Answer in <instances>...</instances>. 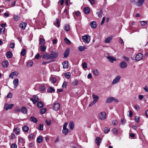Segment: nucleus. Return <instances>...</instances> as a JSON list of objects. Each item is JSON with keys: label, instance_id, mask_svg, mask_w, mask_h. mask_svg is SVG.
Wrapping results in <instances>:
<instances>
[{"label": "nucleus", "instance_id": "nucleus-8", "mask_svg": "<svg viewBox=\"0 0 148 148\" xmlns=\"http://www.w3.org/2000/svg\"><path fill=\"white\" fill-rule=\"evenodd\" d=\"M14 105L13 104H9L8 103H6L5 105L4 108L6 110H7L9 109H12Z\"/></svg>", "mask_w": 148, "mask_h": 148}, {"label": "nucleus", "instance_id": "nucleus-4", "mask_svg": "<svg viewBox=\"0 0 148 148\" xmlns=\"http://www.w3.org/2000/svg\"><path fill=\"white\" fill-rule=\"evenodd\" d=\"M58 55V52H52L49 54L50 59H52L56 58Z\"/></svg>", "mask_w": 148, "mask_h": 148}, {"label": "nucleus", "instance_id": "nucleus-36", "mask_svg": "<svg viewBox=\"0 0 148 148\" xmlns=\"http://www.w3.org/2000/svg\"><path fill=\"white\" fill-rule=\"evenodd\" d=\"M54 25L57 27H59L60 25V23L58 19H56V21L54 23Z\"/></svg>", "mask_w": 148, "mask_h": 148}, {"label": "nucleus", "instance_id": "nucleus-20", "mask_svg": "<svg viewBox=\"0 0 148 148\" xmlns=\"http://www.w3.org/2000/svg\"><path fill=\"white\" fill-rule=\"evenodd\" d=\"M21 112L24 114H26L27 112L26 108L24 107H22L21 108Z\"/></svg>", "mask_w": 148, "mask_h": 148}, {"label": "nucleus", "instance_id": "nucleus-32", "mask_svg": "<svg viewBox=\"0 0 148 148\" xmlns=\"http://www.w3.org/2000/svg\"><path fill=\"white\" fill-rule=\"evenodd\" d=\"M69 132V129L67 128H63L62 130V133L65 135H66Z\"/></svg>", "mask_w": 148, "mask_h": 148}, {"label": "nucleus", "instance_id": "nucleus-40", "mask_svg": "<svg viewBox=\"0 0 148 148\" xmlns=\"http://www.w3.org/2000/svg\"><path fill=\"white\" fill-rule=\"evenodd\" d=\"M50 80L52 83H54L56 81V79L55 77H51L50 78Z\"/></svg>", "mask_w": 148, "mask_h": 148}, {"label": "nucleus", "instance_id": "nucleus-45", "mask_svg": "<svg viewBox=\"0 0 148 148\" xmlns=\"http://www.w3.org/2000/svg\"><path fill=\"white\" fill-rule=\"evenodd\" d=\"M26 50L25 49H23L22 50L21 52V54L22 56H24L26 54Z\"/></svg>", "mask_w": 148, "mask_h": 148}, {"label": "nucleus", "instance_id": "nucleus-35", "mask_svg": "<svg viewBox=\"0 0 148 148\" xmlns=\"http://www.w3.org/2000/svg\"><path fill=\"white\" fill-rule=\"evenodd\" d=\"M93 74L95 76L98 75L99 74V72L96 69H95L93 70Z\"/></svg>", "mask_w": 148, "mask_h": 148}, {"label": "nucleus", "instance_id": "nucleus-1", "mask_svg": "<svg viewBox=\"0 0 148 148\" xmlns=\"http://www.w3.org/2000/svg\"><path fill=\"white\" fill-rule=\"evenodd\" d=\"M82 39L83 42L86 43H88L90 40V36L87 35L83 36L82 37Z\"/></svg>", "mask_w": 148, "mask_h": 148}, {"label": "nucleus", "instance_id": "nucleus-47", "mask_svg": "<svg viewBox=\"0 0 148 148\" xmlns=\"http://www.w3.org/2000/svg\"><path fill=\"white\" fill-rule=\"evenodd\" d=\"M13 18L14 21H17L20 18L18 16L14 15V16Z\"/></svg>", "mask_w": 148, "mask_h": 148}, {"label": "nucleus", "instance_id": "nucleus-29", "mask_svg": "<svg viewBox=\"0 0 148 148\" xmlns=\"http://www.w3.org/2000/svg\"><path fill=\"white\" fill-rule=\"evenodd\" d=\"M69 125L70 129L72 130L74 127V123L72 121H71L69 123Z\"/></svg>", "mask_w": 148, "mask_h": 148}, {"label": "nucleus", "instance_id": "nucleus-55", "mask_svg": "<svg viewBox=\"0 0 148 148\" xmlns=\"http://www.w3.org/2000/svg\"><path fill=\"white\" fill-rule=\"evenodd\" d=\"M147 22L145 21H142L140 22V23L142 26H144L147 24Z\"/></svg>", "mask_w": 148, "mask_h": 148}, {"label": "nucleus", "instance_id": "nucleus-38", "mask_svg": "<svg viewBox=\"0 0 148 148\" xmlns=\"http://www.w3.org/2000/svg\"><path fill=\"white\" fill-rule=\"evenodd\" d=\"M86 49V47L84 46H79V47L78 49L79 51H82Z\"/></svg>", "mask_w": 148, "mask_h": 148}, {"label": "nucleus", "instance_id": "nucleus-62", "mask_svg": "<svg viewBox=\"0 0 148 148\" xmlns=\"http://www.w3.org/2000/svg\"><path fill=\"white\" fill-rule=\"evenodd\" d=\"M17 145L15 143L12 144L11 146V148H17Z\"/></svg>", "mask_w": 148, "mask_h": 148}, {"label": "nucleus", "instance_id": "nucleus-61", "mask_svg": "<svg viewBox=\"0 0 148 148\" xmlns=\"http://www.w3.org/2000/svg\"><path fill=\"white\" fill-rule=\"evenodd\" d=\"M15 137V134H14L12 133L10 136V138L11 139H12L14 138Z\"/></svg>", "mask_w": 148, "mask_h": 148}, {"label": "nucleus", "instance_id": "nucleus-9", "mask_svg": "<svg viewBox=\"0 0 148 148\" xmlns=\"http://www.w3.org/2000/svg\"><path fill=\"white\" fill-rule=\"evenodd\" d=\"M143 58V55L141 53H139L136 55V59L137 61H139L141 60Z\"/></svg>", "mask_w": 148, "mask_h": 148}, {"label": "nucleus", "instance_id": "nucleus-14", "mask_svg": "<svg viewBox=\"0 0 148 148\" xmlns=\"http://www.w3.org/2000/svg\"><path fill=\"white\" fill-rule=\"evenodd\" d=\"M103 12L102 10L98 9L96 12V14L99 17H101L102 16Z\"/></svg>", "mask_w": 148, "mask_h": 148}, {"label": "nucleus", "instance_id": "nucleus-44", "mask_svg": "<svg viewBox=\"0 0 148 148\" xmlns=\"http://www.w3.org/2000/svg\"><path fill=\"white\" fill-rule=\"evenodd\" d=\"M64 29L66 31H68L70 30V27L69 25H67L64 26Z\"/></svg>", "mask_w": 148, "mask_h": 148}, {"label": "nucleus", "instance_id": "nucleus-19", "mask_svg": "<svg viewBox=\"0 0 148 148\" xmlns=\"http://www.w3.org/2000/svg\"><path fill=\"white\" fill-rule=\"evenodd\" d=\"M113 37L112 36H111L106 39L105 42L106 43H109L110 42L111 40Z\"/></svg>", "mask_w": 148, "mask_h": 148}, {"label": "nucleus", "instance_id": "nucleus-3", "mask_svg": "<svg viewBox=\"0 0 148 148\" xmlns=\"http://www.w3.org/2000/svg\"><path fill=\"white\" fill-rule=\"evenodd\" d=\"M30 99L34 104H36L39 101V99L36 95H34L32 98H30Z\"/></svg>", "mask_w": 148, "mask_h": 148}, {"label": "nucleus", "instance_id": "nucleus-34", "mask_svg": "<svg viewBox=\"0 0 148 148\" xmlns=\"http://www.w3.org/2000/svg\"><path fill=\"white\" fill-rule=\"evenodd\" d=\"M55 91L54 88L52 87H49L48 89V91L50 93H53Z\"/></svg>", "mask_w": 148, "mask_h": 148}, {"label": "nucleus", "instance_id": "nucleus-27", "mask_svg": "<svg viewBox=\"0 0 148 148\" xmlns=\"http://www.w3.org/2000/svg\"><path fill=\"white\" fill-rule=\"evenodd\" d=\"M13 131L16 134H18L20 133V130L18 128H16L13 129Z\"/></svg>", "mask_w": 148, "mask_h": 148}, {"label": "nucleus", "instance_id": "nucleus-23", "mask_svg": "<svg viewBox=\"0 0 148 148\" xmlns=\"http://www.w3.org/2000/svg\"><path fill=\"white\" fill-rule=\"evenodd\" d=\"M69 48H67L65 51L64 54V58H66L69 56Z\"/></svg>", "mask_w": 148, "mask_h": 148}, {"label": "nucleus", "instance_id": "nucleus-13", "mask_svg": "<svg viewBox=\"0 0 148 148\" xmlns=\"http://www.w3.org/2000/svg\"><path fill=\"white\" fill-rule=\"evenodd\" d=\"M102 140V139L99 137H97L95 140V142L96 144L97 145H99L101 143V141Z\"/></svg>", "mask_w": 148, "mask_h": 148}, {"label": "nucleus", "instance_id": "nucleus-64", "mask_svg": "<svg viewBox=\"0 0 148 148\" xmlns=\"http://www.w3.org/2000/svg\"><path fill=\"white\" fill-rule=\"evenodd\" d=\"M143 89L145 92H148V88L147 85L145 86L143 88Z\"/></svg>", "mask_w": 148, "mask_h": 148}, {"label": "nucleus", "instance_id": "nucleus-58", "mask_svg": "<svg viewBox=\"0 0 148 148\" xmlns=\"http://www.w3.org/2000/svg\"><path fill=\"white\" fill-rule=\"evenodd\" d=\"M82 65L83 68H86L87 67V64L85 62L83 63Z\"/></svg>", "mask_w": 148, "mask_h": 148}, {"label": "nucleus", "instance_id": "nucleus-48", "mask_svg": "<svg viewBox=\"0 0 148 148\" xmlns=\"http://www.w3.org/2000/svg\"><path fill=\"white\" fill-rule=\"evenodd\" d=\"M112 131L114 134H116L118 133V130L116 128H114L112 130Z\"/></svg>", "mask_w": 148, "mask_h": 148}, {"label": "nucleus", "instance_id": "nucleus-59", "mask_svg": "<svg viewBox=\"0 0 148 148\" xmlns=\"http://www.w3.org/2000/svg\"><path fill=\"white\" fill-rule=\"evenodd\" d=\"M10 47L12 48L13 49L14 47V44L13 42H11L10 44Z\"/></svg>", "mask_w": 148, "mask_h": 148}, {"label": "nucleus", "instance_id": "nucleus-51", "mask_svg": "<svg viewBox=\"0 0 148 148\" xmlns=\"http://www.w3.org/2000/svg\"><path fill=\"white\" fill-rule=\"evenodd\" d=\"M43 125L42 124H40L39 125L38 129L40 130H43Z\"/></svg>", "mask_w": 148, "mask_h": 148}, {"label": "nucleus", "instance_id": "nucleus-12", "mask_svg": "<svg viewBox=\"0 0 148 148\" xmlns=\"http://www.w3.org/2000/svg\"><path fill=\"white\" fill-rule=\"evenodd\" d=\"M9 62L8 60H5L2 62V65L3 67L6 68L8 66Z\"/></svg>", "mask_w": 148, "mask_h": 148}, {"label": "nucleus", "instance_id": "nucleus-25", "mask_svg": "<svg viewBox=\"0 0 148 148\" xmlns=\"http://www.w3.org/2000/svg\"><path fill=\"white\" fill-rule=\"evenodd\" d=\"M63 68L64 69H67L69 67L68 62L66 61H64L62 64Z\"/></svg>", "mask_w": 148, "mask_h": 148}, {"label": "nucleus", "instance_id": "nucleus-50", "mask_svg": "<svg viewBox=\"0 0 148 148\" xmlns=\"http://www.w3.org/2000/svg\"><path fill=\"white\" fill-rule=\"evenodd\" d=\"M78 81L77 80L75 79L73 81L72 84L73 85L76 86L77 85Z\"/></svg>", "mask_w": 148, "mask_h": 148}, {"label": "nucleus", "instance_id": "nucleus-11", "mask_svg": "<svg viewBox=\"0 0 148 148\" xmlns=\"http://www.w3.org/2000/svg\"><path fill=\"white\" fill-rule=\"evenodd\" d=\"M13 84L14 85V87L16 88L18 86V79L16 78L14 79L13 81Z\"/></svg>", "mask_w": 148, "mask_h": 148}, {"label": "nucleus", "instance_id": "nucleus-17", "mask_svg": "<svg viewBox=\"0 0 148 148\" xmlns=\"http://www.w3.org/2000/svg\"><path fill=\"white\" fill-rule=\"evenodd\" d=\"M144 0H138V2L135 3V5H137L138 6H141L144 2Z\"/></svg>", "mask_w": 148, "mask_h": 148}, {"label": "nucleus", "instance_id": "nucleus-26", "mask_svg": "<svg viewBox=\"0 0 148 148\" xmlns=\"http://www.w3.org/2000/svg\"><path fill=\"white\" fill-rule=\"evenodd\" d=\"M90 9L88 7H85L84 9V12L85 14H88L90 12Z\"/></svg>", "mask_w": 148, "mask_h": 148}, {"label": "nucleus", "instance_id": "nucleus-21", "mask_svg": "<svg viewBox=\"0 0 148 148\" xmlns=\"http://www.w3.org/2000/svg\"><path fill=\"white\" fill-rule=\"evenodd\" d=\"M43 141V138L41 136H38L36 139V141L37 143H40Z\"/></svg>", "mask_w": 148, "mask_h": 148}, {"label": "nucleus", "instance_id": "nucleus-56", "mask_svg": "<svg viewBox=\"0 0 148 148\" xmlns=\"http://www.w3.org/2000/svg\"><path fill=\"white\" fill-rule=\"evenodd\" d=\"M34 134L33 133H31L28 136V137L29 139H32L34 137Z\"/></svg>", "mask_w": 148, "mask_h": 148}, {"label": "nucleus", "instance_id": "nucleus-46", "mask_svg": "<svg viewBox=\"0 0 148 148\" xmlns=\"http://www.w3.org/2000/svg\"><path fill=\"white\" fill-rule=\"evenodd\" d=\"M40 45H42L45 44V40L44 39L42 38H41L40 39Z\"/></svg>", "mask_w": 148, "mask_h": 148}, {"label": "nucleus", "instance_id": "nucleus-57", "mask_svg": "<svg viewBox=\"0 0 148 148\" xmlns=\"http://www.w3.org/2000/svg\"><path fill=\"white\" fill-rule=\"evenodd\" d=\"M118 121L116 120H114L112 121L113 124L114 126H116L118 124Z\"/></svg>", "mask_w": 148, "mask_h": 148}, {"label": "nucleus", "instance_id": "nucleus-41", "mask_svg": "<svg viewBox=\"0 0 148 148\" xmlns=\"http://www.w3.org/2000/svg\"><path fill=\"white\" fill-rule=\"evenodd\" d=\"M37 105L38 108H42L43 106V105L42 103L41 102H38Z\"/></svg>", "mask_w": 148, "mask_h": 148}, {"label": "nucleus", "instance_id": "nucleus-7", "mask_svg": "<svg viewBox=\"0 0 148 148\" xmlns=\"http://www.w3.org/2000/svg\"><path fill=\"white\" fill-rule=\"evenodd\" d=\"M127 66V64L125 61L121 62L119 64L120 67L122 69H125Z\"/></svg>", "mask_w": 148, "mask_h": 148}, {"label": "nucleus", "instance_id": "nucleus-63", "mask_svg": "<svg viewBox=\"0 0 148 148\" xmlns=\"http://www.w3.org/2000/svg\"><path fill=\"white\" fill-rule=\"evenodd\" d=\"M135 109L136 110H139L140 108L139 106L137 105H135L134 106Z\"/></svg>", "mask_w": 148, "mask_h": 148}, {"label": "nucleus", "instance_id": "nucleus-16", "mask_svg": "<svg viewBox=\"0 0 148 148\" xmlns=\"http://www.w3.org/2000/svg\"><path fill=\"white\" fill-rule=\"evenodd\" d=\"M107 58L112 63H113L114 61H116V58L112 56H107Z\"/></svg>", "mask_w": 148, "mask_h": 148}, {"label": "nucleus", "instance_id": "nucleus-22", "mask_svg": "<svg viewBox=\"0 0 148 148\" xmlns=\"http://www.w3.org/2000/svg\"><path fill=\"white\" fill-rule=\"evenodd\" d=\"M27 25V24L26 23L23 22L20 24V26L22 29H24Z\"/></svg>", "mask_w": 148, "mask_h": 148}, {"label": "nucleus", "instance_id": "nucleus-10", "mask_svg": "<svg viewBox=\"0 0 148 148\" xmlns=\"http://www.w3.org/2000/svg\"><path fill=\"white\" fill-rule=\"evenodd\" d=\"M92 96L93 98L92 102L95 104L98 100L99 99V97L97 95L94 94L92 95Z\"/></svg>", "mask_w": 148, "mask_h": 148}, {"label": "nucleus", "instance_id": "nucleus-60", "mask_svg": "<svg viewBox=\"0 0 148 148\" xmlns=\"http://www.w3.org/2000/svg\"><path fill=\"white\" fill-rule=\"evenodd\" d=\"M67 82H64L62 85V87L63 88H65L67 86Z\"/></svg>", "mask_w": 148, "mask_h": 148}, {"label": "nucleus", "instance_id": "nucleus-53", "mask_svg": "<svg viewBox=\"0 0 148 148\" xmlns=\"http://www.w3.org/2000/svg\"><path fill=\"white\" fill-rule=\"evenodd\" d=\"M5 28L4 27L0 28V33L3 34L4 33Z\"/></svg>", "mask_w": 148, "mask_h": 148}, {"label": "nucleus", "instance_id": "nucleus-43", "mask_svg": "<svg viewBox=\"0 0 148 148\" xmlns=\"http://www.w3.org/2000/svg\"><path fill=\"white\" fill-rule=\"evenodd\" d=\"M39 89L41 91H44L45 90V86L44 85H42L40 87Z\"/></svg>", "mask_w": 148, "mask_h": 148}, {"label": "nucleus", "instance_id": "nucleus-2", "mask_svg": "<svg viewBox=\"0 0 148 148\" xmlns=\"http://www.w3.org/2000/svg\"><path fill=\"white\" fill-rule=\"evenodd\" d=\"M121 77L119 75L116 76L113 80L112 84L114 85L117 83L120 80Z\"/></svg>", "mask_w": 148, "mask_h": 148}, {"label": "nucleus", "instance_id": "nucleus-24", "mask_svg": "<svg viewBox=\"0 0 148 148\" xmlns=\"http://www.w3.org/2000/svg\"><path fill=\"white\" fill-rule=\"evenodd\" d=\"M114 99V97H108L107 99L106 103H109L113 101Z\"/></svg>", "mask_w": 148, "mask_h": 148}, {"label": "nucleus", "instance_id": "nucleus-28", "mask_svg": "<svg viewBox=\"0 0 148 148\" xmlns=\"http://www.w3.org/2000/svg\"><path fill=\"white\" fill-rule=\"evenodd\" d=\"M12 56V53L10 51L7 52L6 53V56L8 58H11Z\"/></svg>", "mask_w": 148, "mask_h": 148}, {"label": "nucleus", "instance_id": "nucleus-5", "mask_svg": "<svg viewBox=\"0 0 148 148\" xmlns=\"http://www.w3.org/2000/svg\"><path fill=\"white\" fill-rule=\"evenodd\" d=\"M106 114L104 112H101L99 114V118L102 120L106 118Z\"/></svg>", "mask_w": 148, "mask_h": 148}, {"label": "nucleus", "instance_id": "nucleus-6", "mask_svg": "<svg viewBox=\"0 0 148 148\" xmlns=\"http://www.w3.org/2000/svg\"><path fill=\"white\" fill-rule=\"evenodd\" d=\"M60 108V105L58 103H55L53 104V109L55 111H58L59 110Z\"/></svg>", "mask_w": 148, "mask_h": 148}, {"label": "nucleus", "instance_id": "nucleus-33", "mask_svg": "<svg viewBox=\"0 0 148 148\" xmlns=\"http://www.w3.org/2000/svg\"><path fill=\"white\" fill-rule=\"evenodd\" d=\"M16 71H14L11 73L9 75V77L11 78L12 79H13L14 77V75H16Z\"/></svg>", "mask_w": 148, "mask_h": 148}, {"label": "nucleus", "instance_id": "nucleus-30", "mask_svg": "<svg viewBox=\"0 0 148 148\" xmlns=\"http://www.w3.org/2000/svg\"><path fill=\"white\" fill-rule=\"evenodd\" d=\"M29 127L26 125H25L22 128V130L24 132H28Z\"/></svg>", "mask_w": 148, "mask_h": 148}, {"label": "nucleus", "instance_id": "nucleus-39", "mask_svg": "<svg viewBox=\"0 0 148 148\" xmlns=\"http://www.w3.org/2000/svg\"><path fill=\"white\" fill-rule=\"evenodd\" d=\"M65 42L68 45H70L71 44V42L67 38H65L64 39Z\"/></svg>", "mask_w": 148, "mask_h": 148}, {"label": "nucleus", "instance_id": "nucleus-15", "mask_svg": "<svg viewBox=\"0 0 148 148\" xmlns=\"http://www.w3.org/2000/svg\"><path fill=\"white\" fill-rule=\"evenodd\" d=\"M49 54L47 53H45L43 54L41 56V57L42 58L46 59H50Z\"/></svg>", "mask_w": 148, "mask_h": 148}, {"label": "nucleus", "instance_id": "nucleus-18", "mask_svg": "<svg viewBox=\"0 0 148 148\" xmlns=\"http://www.w3.org/2000/svg\"><path fill=\"white\" fill-rule=\"evenodd\" d=\"M90 25L91 27L95 29L96 28L97 26V25L96 22L94 21H91L90 23Z\"/></svg>", "mask_w": 148, "mask_h": 148}, {"label": "nucleus", "instance_id": "nucleus-52", "mask_svg": "<svg viewBox=\"0 0 148 148\" xmlns=\"http://www.w3.org/2000/svg\"><path fill=\"white\" fill-rule=\"evenodd\" d=\"M46 111V108H43L40 110V113L41 114H44Z\"/></svg>", "mask_w": 148, "mask_h": 148}, {"label": "nucleus", "instance_id": "nucleus-37", "mask_svg": "<svg viewBox=\"0 0 148 148\" xmlns=\"http://www.w3.org/2000/svg\"><path fill=\"white\" fill-rule=\"evenodd\" d=\"M71 74L69 72H67L64 74V76L67 79H69L71 76Z\"/></svg>", "mask_w": 148, "mask_h": 148}, {"label": "nucleus", "instance_id": "nucleus-42", "mask_svg": "<svg viewBox=\"0 0 148 148\" xmlns=\"http://www.w3.org/2000/svg\"><path fill=\"white\" fill-rule=\"evenodd\" d=\"M40 50L42 51H44L46 49V47L45 46L41 45L40 46Z\"/></svg>", "mask_w": 148, "mask_h": 148}, {"label": "nucleus", "instance_id": "nucleus-54", "mask_svg": "<svg viewBox=\"0 0 148 148\" xmlns=\"http://www.w3.org/2000/svg\"><path fill=\"white\" fill-rule=\"evenodd\" d=\"M110 131V128L106 127L104 128V132L105 133H108Z\"/></svg>", "mask_w": 148, "mask_h": 148}, {"label": "nucleus", "instance_id": "nucleus-49", "mask_svg": "<svg viewBox=\"0 0 148 148\" xmlns=\"http://www.w3.org/2000/svg\"><path fill=\"white\" fill-rule=\"evenodd\" d=\"M33 64V62L32 61H30L28 62L27 64V66L28 67H31Z\"/></svg>", "mask_w": 148, "mask_h": 148}, {"label": "nucleus", "instance_id": "nucleus-31", "mask_svg": "<svg viewBox=\"0 0 148 148\" xmlns=\"http://www.w3.org/2000/svg\"><path fill=\"white\" fill-rule=\"evenodd\" d=\"M30 120L31 121L33 122L34 123H37L38 120L37 119L33 116H32L30 118Z\"/></svg>", "mask_w": 148, "mask_h": 148}]
</instances>
